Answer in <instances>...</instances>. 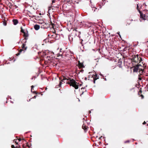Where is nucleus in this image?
Returning a JSON list of instances; mask_svg holds the SVG:
<instances>
[{"instance_id": "nucleus-1", "label": "nucleus", "mask_w": 148, "mask_h": 148, "mask_svg": "<svg viewBox=\"0 0 148 148\" xmlns=\"http://www.w3.org/2000/svg\"><path fill=\"white\" fill-rule=\"evenodd\" d=\"M63 79L61 80L60 82L59 86L60 87L62 84L63 83H66V84L70 85V86H72L74 87L75 89H77L78 88V83L76 81L73 79H71L69 77L66 76H63Z\"/></svg>"}, {"instance_id": "nucleus-2", "label": "nucleus", "mask_w": 148, "mask_h": 148, "mask_svg": "<svg viewBox=\"0 0 148 148\" xmlns=\"http://www.w3.org/2000/svg\"><path fill=\"white\" fill-rule=\"evenodd\" d=\"M133 65V68L134 69L133 72H137L138 69L140 70L139 71V72L140 74L141 73H142L143 72H144V69H141L140 68H139V67L140 66H143L144 68L146 67V65L145 63L143 64V62H141V64H139L138 63L137 64H136L135 65Z\"/></svg>"}, {"instance_id": "nucleus-3", "label": "nucleus", "mask_w": 148, "mask_h": 148, "mask_svg": "<svg viewBox=\"0 0 148 148\" xmlns=\"http://www.w3.org/2000/svg\"><path fill=\"white\" fill-rule=\"evenodd\" d=\"M132 57L131 60L133 62V65H135L138 63L141 64V61H142V58L140 57H139L138 55H133Z\"/></svg>"}, {"instance_id": "nucleus-4", "label": "nucleus", "mask_w": 148, "mask_h": 148, "mask_svg": "<svg viewBox=\"0 0 148 148\" xmlns=\"http://www.w3.org/2000/svg\"><path fill=\"white\" fill-rule=\"evenodd\" d=\"M22 49H20L19 51L16 54L17 56L19 55L21 52L23 51V53H24L25 51L26 50L27 48V47L26 46V44L25 43H23L21 47Z\"/></svg>"}, {"instance_id": "nucleus-5", "label": "nucleus", "mask_w": 148, "mask_h": 148, "mask_svg": "<svg viewBox=\"0 0 148 148\" xmlns=\"http://www.w3.org/2000/svg\"><path fill=\"white\" fill-rule=\"evenodd\" d=\"M49 27V25L48 23H46L44 22L41 23V27L42 28L47 29Z\"/></svg>"}, {"instance_id": "nucleus-6", "label": "nucleus", "mask_w": 148, "mask_h": 148, "mask_svg": "<svg viewBox=\"0 0 148 148\" xmlns=\"http://www.w3.org/2000/svg\"><path fill=\"white\" fill-rule=\"evenodd\" d=\"M77 29L76 28L73 30V33L75 34L76 36H78L80 34V32L78 31Z\"/></svg>"}, {"instance_id": "nucleus-7", "label": "nucleus", "mask_w": 148, "mask_h": 148, "mask_svg": "<svg viewBox=\"0 0 148 148\" xmlns=\"http://www.w3.org/2000/svg\"><path fill=\"white\" fill-rule=\"evenodd\" d=\"M78 67L80 69L84 67V66L83 65V63L80 62L79 61L78 62Z\"/></svg>"}, {"instance_id": "nucleus-8", "label": "nucleus", "mask_w": 148, "mask_h": 148, "mask_svg": "<svg viewBox=\"0 0 148 148\" xmlns=\"http://www.w3.org/2000/svg\"><path fill=\"white\" fill-rule=\"evenodd\" d=\"M139 12L140 14V18H143V20H145V14H143V13H142L140 10H139Z\"/></svg>"}, {"instance_id": "nucleus-9", "label": "nucleus", "mask_w": 148, "mask_h": 148, "mask_svg": "<svg viewBox=\"0 0 148 148\" xmlns=\"http://www.w3.org/2000/svg\"><path fill=\"white\" fill-rule=\"evenodd\" d=\"M92 77H93V83L95 84L96 80L99 79V77L97 74H95L94 77L92 76Z\"/></svg>"}, {"instance_id": "nucleus-10", "label": "nucleus", "mask_w": 148, "mask_h": 148, "mask_svg": "<svg viewBox=\"0 0 148 148\" xmlns=\"http://www.w3.org/2000/svg\"><path fill=\"white\" fill-rule=\"evenodd\" d=\"M82 128L84 130L85 132H86L87 131L88 127H87L86 125L84 124L82 126Z\"/></svg>"}, {"instance_id": "nucleus-11", "label": "nucleus", "mask_w": 148, "mask_h": 148, "mask_svg": "<svg viewBox=\"0 0 148 148\" xmlns=\"http://www.w3.org/2000/svg\"><path fill=\"white\" fill-rule=\"evenodd\" d=\"M29 36V34L28 33V32L27 33H23V36L24 37V39L25 40H27V37Z\"/></svg>"}, {"instance_id": "nucleus-12", "label": "nucleus", "mask_w": 148, "mask_h": 148, "mask_svg": "<svg viewBox=\"0 0 148 148\" xmlns=\"http://www.w3.org/2000/svg\"><path fill=\"white\" fill-rule=\"evenodd\" d=\"M40 27V25H36L34 26V28L36 30H38Z\"/></svg>"}, {"instance_id": "nucleus-13", "label": "nucleus", "mask_w": 148, "mask_h": 148, "mask_svg": "<svg viewBox=\"0 0 148 148\" xmlns=\"http://www.w3.org/2000/svg\"><path fill=\"white\" fill-rule=\"evenodd\" d=\"M12 22L14 25H16L18 23V20L16 19H14L13 20Z\"/></svg>"}, {"instance_id": "nucleus-14", "label": "nucleus", "mask_w": 148, "mask_h": 148, "mask_svg": "<svg viewBox=\"0 0 148 148\" xmlns=\"http://www.w3.org/2000/svg\"><path fill=\"white\" fill-rule=\"evenodd\" d=\"M53 34L52 35L51 38H55L56 39H58L57 37H56V34L54 32L53 33Z\"/></svg>"}, {"instance_id": "nucleus-15", "label": "nucleus", "mask_w": 148, "mask_h": 148, "mask_svg": "<svg viewBox=\"0 0 148 148\" xmlns=\"http://www.w3.org/2000/svg\"><path fill=\"white\" fill-rule=\"evenodd\" d=\"M122 64V62L121 61H119L118 62V66H119L120 68H121V64Z\"/></svg>"}, {"instance_id": "nucleus-16", "label": "nucleus", "mask_w": 148, "mask_h": 148, "mask_svg": "<svg viewBox=\"0 0 148 148\" xmlns=\"http://www.w3.org/2000/svg\"><path fill=\"white\" fill-rule=\"evenodd\" d=\"M19 141L16 139H15L14 140V142L16 144H18Z\"/></svg>"}, {"instance_id": "nucleus-17", "label": "nucleus", "mask_w": 148, "mask_h": 148, "mask_svg": "<svg viewBox=\"0 0 148 148\" xmlns=\"http://www.w3.org/2000/svg\"><path fill=\"white\" fill-rule=\"evenodd\" d=\"M21 32L23 34L25 33V32H24V30L23 28V27H21Z\"/></svg>"}, {"instance_id": "nucleus-18", "label": "nucleus", "mask_w": 148, "mask_h": 148, "mask_svg": "<svg viewBox=\"0 0 148 148\" xmlns=\"http://www.w3.org/2000/svg\"><path fill=\"white\" fill-rule=\"evenodd\" d=\"M130 142V141L129 140H127L126 141H125L124 142V143L125 144H126V143H129Z\"/></svg>"}, {"instance_id": "nucleus-19", "label": "nucleus", "mask_w": 148, "mask_h": 148, "mask_svg": "<svg viewBox=\"0 0 148 148\" xmlns=\"http://www.w3.org/2000/svg\"><path fill=\"white\" fill-rule=\"evenodd\" d=\"M16 147H18L19 148H20V146L18 147L16 146L15 147L13 145H12L11 146L12 148H16Z\"/></svg>"}, {"instance_id": "nucleus-20", "label": "nucleus", "mask_w": 148, "mask_h": 148, "mask_svg": "<svg viewBox=\"0 0 148 148\" xmlns=\"http://www.w3.org/2000/svg\"><path fill=\"white\" fill-rule=\"evenodd\" d=\"M52 35L51 34H49L48 35V36L50 38H51Z\"/></svg>"}, {"instance_id": "nucleus-21", "label": "nucleus", "mask_w": 148, "mask_h": 148, "mask_svg": "<svg viewBox=\"0 0 148 148\" xmlns=\"http://www.w3.org/2000/svg\"><path fill=\"white\" fill-rule=\"evenodd\" d=\"M140 96L141 97L142 99H143L144 98V96L143 95H141Z\"/></svg>"}, {"instance_id": "nucleus-22", "label": "nucleus", "mask_w": 148, "mask_h": 148, "mask_svg": "<svg viewBox=\"0 0 148 148\" xmlns=\"http://www.w3.org/2000/svg\"><path fill=\"white\" fill-rule=\"evenodd\" d=\"M56 37H57V38H58V39L59 38V35L56 34Z\"/></svg>"}, {"instance_id": "nucleus-23", "label": "nucleus", "mask_w": 148, "mask_h": 148, "mask_svg": "<svg viewBox=\"0 0 148 148\" xmlns=\"http://www.w3.org/2000/svg\"><path fill=\"white\" fill-rule=\"evenodd\" d=\"M3 24L5 26H6L7 25V23L5 21L3 22Z\"/></svg>"}, {"instance_id": "nucleus-24", "label": "nucleus", "mask_w": 148, "mask_h": 148, "mask_svg": "<svg viewBox=\"0 0 148 148\" xmlns=\"http://www.w3.org/2000/svg\"><path fill=\"white\" fill-rule=\"evenodd\" d=\"M32 92L34 93H35L36 94H37L38 93L36 91H32Z\"/></svg>"}, {"instance_id": "nucleus-25", "label": "nucleus", "mask_w": 148, "mask_h": 148, "mask_svg": "<svg viewBox=\"0 0 148 148\" xmlns=\"http://www.w3.org/2000/svg\"><path fill=\"white\" fill-rule=\"evenodd\" d=\"M16 139L17 140H18V141L19 142L21 141L22 140V139L21 138H17Z\"/></svg>"}, {"instance_id": "nucleus-26", "label": "nucleus", "mask_w": 148, "mask_h": 148, "mask_svg": "<svg viewBox=\"0 0 148 148\" xmlns=\"http://www.w3.org/2000/svg\"><path fill=\"white\" fill-rule=\"evenodd\" d=\"M138 79L139 80H140L142 79V77L140 76H139Z\"/></svg>"}, {"instance_id": "nucleus-27", "label": "nucleus", "mask_w": 148, "mask_h": 148, "mask_svg": "<svg viewBox=\"0 0 148 148\" xmlns=\"http://www.w3.org/2000/svg\"><path fill=\"white\" fill-rule=\"evenodd\" d=\"M34 87V86L33 85L32 86H31V92H32V89Z\"/></svg>"}, {"instance_id": "nucleus-28", "label": "nucleus", "mask_w": 148, "mask_h": 148, "mask_svg": "<svg viewBox=\"0 0 148 148\" xmlns=\"http://www.w3.org/2000/svg\"><path fill=\"white\" fill-rule=\"evenodd\" d=\"M137 10H138V11L139 12V10H139V9L138 8V6L137 4Z\"/></svg>"}, {"instance_id": "nucleus-29", "label": "nucleus", "mask_w": 148, "mask_h": 148, "mask_svg": "<svg viewBox=\"0 0 148 148\" xmlns=\"http://www.w3.org/2000/svg\"><path fill=\"white\" fill-rule=\"evenodd\" d=\"M138 92H140V93H141L142 92V91L141 90V88H140V91Z\"/></svg>"}, {"instance_id": "nucleus-30", "label": "nucleus", "mask_w": 148, "mask_h": 148, "mask_svg": "<svg viewBox=\"0 0 148 148\" xmlns=\"http://www.w3.org/2000/svg\"><path fill=\"white\" fill-rule=\"evenodd\" d=\"M55 1L53 0H52V4H53V3H55Z\"/></svg>"}, {"instance_id": "nucleus-31", "label": "nucleus", "mask_w": 148, "mask_h": 148, "mask_svg": "<svg viewBox=\"0 0 148 148\" xmlns=\"http://www.w3.org/2000/svg\"><path fill=\"white\" fill-rule=\"evenodd\" d=\"M37 96V95L34 96L33 97V99H35L36 97Z\"/></svg>"}, {"instance_id": "nucleus-32", "label": "nucleus", "mask_w": 148, "mask_h": 148, "mask_svg": "<svg viewBox=\"0 0 148 148\" xmlns=\"http://www.w3.org/2000/svg\"><path fill=\"white\" fill-rule=\"evenodd\" d=\"M95 60L97 62H98V59H96Z\"/></svg>"}, {"instance_id": "nucleus-33", "label": "nucleus", "mask_w": 148, "mask_h": 148, "mask_svg": "<svg viewBox=\"0 0 148 148\" xmlns=\"http://www.w3.org/2000/svg\"><path fill=\"white\" fill-rule=\"evenodd\" d=\"M146 123V122L145 121H144L143 124V125H144V124H145Z\"/></svg>"}, {"instance_id": "nucleus-34", "label": "nucleus", "mask_w": 148, "mask_h": 148, "mask_svg": "<svg viewBox=\"0 0 148 148\" xmlns=\"http://www.w3.org/2000/svg\"><path fill=\"white\" fill-rule=\"evenodd\" d=\"M138 95H139L140 96V95H140V92H138Z\"/></svg>"}, {"instance_id": "nucleus-35", "label": "nucleus", "mask_w": 148, "mask_h": 148, "mask_svg": "<svg viewBox=\"0 0 148 148\" xmlns=\"http://www.w3.org/2000/svg\"><path fill=\"white\" fill-rule=\"evenodd\" d=\"M27 147H29V145L28 144H27Z\"/></svg>"}, {"instance_id": "nucleus-36", "label": "nucleus", "mask_w": 148, "mask_h": 148, "mask_svg": "<svg viewBox=\"0 0 148 148\" xmlns=\"http://www.w3.org/2000/svg\"><path fill=\"white\" fill-rule=\"evenodd\" d=\"M52 28H54L53 24L52 23Z\"/></svg>"}, {"instance_id": "nucleus-37", "label": "nucleus", "mask_w": 148, "mask_h": 148, "mask_svg": "<svg viewBox=\"0 0 148 148\" xmlns=\"http://www.w3.org/2000/svg\"><path fill=\"white\" fill-rule=\"evenodd\" d=\"M89 113H90L91 112V111H90H90H89Z\"/></svg>"}, {"instance_id": "nucleus-38", "label": "nucleus", "mask_w": 148, "mask_h": 148, "mask_svg": "<svg viewBox=\"0 0 148 148\" xmlns=\"http://www.w3.org/2000/svg\"><path fill=\"white\" fill-rule=\"evenodd\" d=\"M94 8L95 9V10H94V11H95V9H97V8Z\"/></svg>"}, {"instance_id": "nucleus-39", "label": "nucleus", "mask_w": 148, "mask_h": 148, "mask_svg": "<svg viewBox=\"0 0 148 148\" xmlns=\"http://www.w3.org/2000/svg\"><path fill=\"white\" fill-rule=\"evenodd\" d=\"M16 148H19L18 147H16Z\"/></svg>"}, {"instance_id": "nucleus-40", "label": "nucleus", "mask_w": 148, "mask_h": 148, "mask_svg": "<svg viewBox=\"0 0 148 148\" xmlns=\"http://www.w3.org/2000/svg\"><path fill=\"white\" fill-rule=\"evenodd\" d=\"M146 52H147V50H146Z\"/></svg>"}, {"instance_id": "nucleus-41", "label": "nucleus", "mask_w": 148, "mask_h": 148, "mask_svg": "<svg viewBox=\"0 0 148 148\" xmlns=\"http://www.w3.org/2000/svg\"><path fill=\"white\" fill-rule=\"evenodd\" d=\"M147 125L148 126V124H147Z\"/></svg>"}]
</instances>
